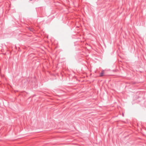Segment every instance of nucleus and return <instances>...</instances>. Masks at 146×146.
<instances>
[{
	"mask_svg": "<svg viewBox=\"0 0 146 146\" xmlns=\"http://www.w3.org/2000/svg\"><path fill=\"white\" fill-rule=\"evenodd\" d=\"M104 72H102L100 75V76H103V75L104 74Z\"/></svg>",
	"mask_w": 146,
	"mask_h": 146,
	"instance_id": "1",
	"label": "nucleus"
}]
</instances>
